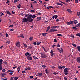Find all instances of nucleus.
<instances>
[{"mask_svg": "<svg viewBox=\"0 0 80 80\" xmlns=\"http://www.w3.org/2000/svg\"><path fill=\"white\" fill-rule=\"evenodd\" d=\"M64 73L65 75H68V68H66L64 69Z\"/></svg>", "mask_w": 80, "mask_h": 80, "instance_id": "f257e3e1", "label": "nucleus"}, {"mask_svg": "<svg viewBox=\"0 0 80 80\" xmlns=\"http://www.w3.org/2000/svg\"><path fill=\"white\" fill-rule=\"evenodd\" d=\"M41 56L42 57V58H46V57H47V54L45 53H41Z\"/></svg>", "mask_w": 80, "mask_h": 80, "instance_id": "f03ea898", "label": "nucleus"}, {"mask_svg": "<svg viewBox=\"0 0 80 80\" xmlns=\"http://www.w3.org/2000/svg\"><path fill=\"white\" fill-rule=\"evenodd\" d=\"M59 28V26H52L51 28H52V29H55V28Z\"/></svg>", "mask_w": 80, "mask_h": 80, "instance_id": "7ed1b4c3", "label": "nucleus"}, {"mask_svg": "<svg viewBox=\"0 0 80 80\" xmlns=\"http://www.w3.org/2000/svg\"><path fill=\"white\" fill-rule=\"evenodd\" d=\"M22 21L24 23H27V19L24 18L23 19Z\"/></svg>", "mask_w": 80, "mask_h": 80, "instance_id": "20e7f679", "label": "nucleus"}, {"mask_svg": "<svg viewBox=\"0 0 80 80\" xmlns=\"http://www.w3.org/2000/svg\"><path fill=\"white\" fill-rule=\"evenodd\" d=\"M58 50H59V52H60V53L61 52H63V49H62V48H60H60H58Z\"/></svg>", "mask_w": 80, "mask_h": 80, "instance_id": "39448f33", "label": "nucleus"}, {"mask_svg": "<svg viewBox=\"0 0 80 80\" xmlns=\"http://www.w3.org/2000/svg\"><path fill=\"white\" fill-rule=\"evenodd\" d=\"M73 21H71L67 23V25H70L71 24H73Z\"/></svg>", "mask_w": 80, "mask_h": 80, "instance_id": "423d86ee", "label": "nucleus"}, {"mask_svg": "<svg viewBox=\"0 0 80 80\" xmlns=\"http://www.w3.org/2000/svg\"><path fill=\"white\" fill-rule=\"evenodd\" d=\"M27 20L28 22H32L33 20V19L31 18H27Z\"/></svg>", "mask_w": 80, "mask_h": 80, "instance_id": "0eeeda50", "label": "nucleus"}, {"mask_svg": "<svg viewBox=\"0 0 80 80\" xmlns=\"http://www.w3.org/2000/svg\"><path fill=\"white\" fill-rule=\"evenodd\" d=\"M27 58L29 60H32V57L31 56H28Z\"/></svg>", "mask_w": 80, "mask_h": 80, "instance_id": "6e6552de", "label": "nucleus"}, {"mask_svg": "<svg viewBox=\"0 0 80 80\" xmlns=\"http://www.w3.org/2000/svg\"><path fill=\"white\" fill-rule=\"evenodd\" d=\"M77 62L78 63H80V57H78L76 59Z\"/></svg>", "mask_w": 80, "mask_h": 80, "instance_id": "1a4fd4ad", "label": "nucleus"}, {"mask_svg": "<svg viewBox=\"0 0 80 80\" xmlns=\"http://www.w3.org/2000/svg\"><path fill=\"white\" fill-rule=\"evenodd\" d=\"M57 30L56 29H50L49 30V32H55V31H57Z\"/></svg>", "mask_w": 80, "mask_h": 80, "instance_id": "9d476101", "label": "nucleus"}, {"mask_svg": "<svg viewBox=\"0 0 80 80\" xmlns=\"http://www.w3.org/2000/svg\"><path fill=\"white\" fill-rule=\"evenodd\" d=\"M16 45L17 47H19L20 45V42H18L16 43Z\"/></svg>", "mask_w": 80, "mask_h": 80, "instance_id": "9b49d317", "label": "nucleus"}, {"mask_svg": "<svg viewBox=\"0 0 80 80\" xmlns=\"http://www.w3.org/2000/svg\"><path fill=\"white\" fill-rule=\"evenodd\" d=\"M57 18H58V16L57 15H55L52 17V18L53 19H54V18L55 19H57Z\"/></svg>", "mask_w": 80, "mask_h": 80, "instance_id": "f8f14e48", "label": "nucleus"}, {"mask_svg": "<svg viewBox=\"0 0 80 80\" xmlns=\"http://www.w3.org/2000/svg\"><path fill=\"white\" fill-rule=\"evenodd\" d=\"M50 54L51 56H53V50H51L50 52Z\"/></svg>", "mask_w": 80, "mask_h": 80, "instance_id": "ddd939ff", "label": "nucleus"}, {"mask_svg": "<svg viewBox=\"0 0 80 80\" xmlns=\"http://www.w3.org/2000/svg\"><path fill=\"white\" fill-rule=\"evenodd\" d=\"M31 55L30 54V53H29L28 52H27V53L25 54V55L27 56V57H28V55L30 56Z\"/></svg>", "mask_w": 80, "mask_h": 80, "instance_id": "4468645a", "label": "nucleus"}, {"mask_svg": "<svg viewBox=\"0 0 80 80\" xmlns=\"http://www.w3.org/2000/svg\"><path fill=\"white\" fill-rule=\"evenodd\" d=\"M67 10L68 12H69V13H72V12L71 10V9H68Z\"/></svg>", "mask_w": 80, "mask_h": 80, "instance_id": "2eb2a0df", "label": "nucleus"}, {"mask_svg": "<svg viewBox=\"0 0 80 80\" xmlns=\"http://www.w3.org/2000/svg\"><path fill=\"white\" fill-rule=\"evenodd\" d=\"M6 13L7 14H8V15H11V13L10 12L8 11H6Z\"/></svg>", "mask_w": 80, "mask_h": 80, "instance_id": "dca6fc26", "label": "nucleus"}, {"mask_svg": "<svg viewBox=\"0 0 80 80\" xmlns=\"http://www.w3.org/2000/svg\"><path fill=\"white\" fill-rule=\"evenodd\" d=\"M38 74H39V77H40V76H42V75H43V73L41 72H38Z\"/></svg>", "mask_w": 80, "mask_h": 80, "instance_id": "f3484780", "label": "nucleus"}, {"mask_svg": "<svg viewBox=\"0 0 80 80\" xmlns=\"http://www.w3.org/2000/svg\"><path fill=\"white\" fill-rule=\"evenodd\" d=\"M32 15L30 14L28 16L27 18H32Z\"/></svg>", "mask_w": 80, "mask_h": 80, "instance_id": "a211bd4d", "label": "nucleus"}, {"mask_svg": "<svg viewBox=\"0 0 80 80\" xmlns=\"http://www.w3.org/2000/svg\"><path fill=\"white\" fill-rule=\"evenodd\" d=\"M75 27H78V28H80V23H79V24L76 25L75 26Z\"/></svg>", "mask_w": 80, "mask_h": 80, "instance_id": "6ab92c4d", "label": "nucleus"}, {"mask_svg": "<svg viewBox=\"0 0 80 80\" xmlns=\"http://www.w3.org/2000/svg\"><path fill=\"white\" fill-rule=\"evenodd\" d=\"M77 49L78 50V51H79V52H80V46H78L77 48Z\"/></svg>", "mask_w": 80, "mask_h": 80, "instance_id": "aec40b11", "label": "nucleus"}, {"mask_svg": "<svg viewBox=\"0 0 80 80\" xmlns=\"http://www.w3.org/2000/svg\"><path fill=\"white\" fill-rule=\"evenodd\" d=\"M36 18V16L35 15H32V18L34 19Z\"/></svg>", "mask_w": 80, "mask_h": 80, "instance_id": "412c9836", "label": "nucleus"}, {"mask_svg": "<svg viewBox=\"0 0 80 80\" xmlns=\"http://www.w3.org/2000/svg\"><path fill=\"white\" fill-rule=\"evenodd\" d=\"M53 7H52V6H50L48 7L47 8V9H49L50 8H53Z\"/></svg>", "mask_w": 80, "mask_h": 80, "instance_id": "4be33fe9", "label": "nucleus"}, {"mask_svg": "<svg viewBox=\"0 0 80 80\" xmlns=\"http://www.w3.org/2000/svg\"><path fill=\"white\" fill-rule=\"evenodd\" d=\"M5 73L3 72L1 75V77H4V76H5Z\"/></svg>", "mask_w": 80, "mask_h": 80, "instance_id": "5701e85b", "label": "nucleus"}, {"mask_svg": "<svg viewBox=\"0 0 80 80\" xmlns=\"http://www.w3.org/2000/svg\"><path fill=\"white\" fill-rule=\"evenodd\" d=\"M33 58L34 60H38V58L35 56H33Z\"/></svg>", "mask_w": 80, "mask_h": 80, "instance_id": "b1692460", "label": "nucleus"}, {"mask_svg": "<svg viewBox=\"0 0 80 80\" xmlns=\"http://www.w3.org/2000/svg\"><path fill=\"white\" fill-rule=\"evenodd\" d=\"M74 23H75V24H77V23H78V21L77 20H74Z\"/></svg>", "mask_w": 80, "mask_h": 80, "instance_id": "393cba45", "label": "nucleus"}, {"mask_svg": "<svg viewBox=\"0 0 80 80\" xmlns=\"http://www.w3.org/2000/svg\"><path fill=\"white\" fill-rule=\"evenodd\" d=\"M14 79L15 80H17L18 79V77H15L14 78Z\"/></svg>", "mask_w": 80, "mask_h": 80, "instance_id": "a878e982", "label": "nucleus"}, {"mask_svg": "<svg viewBox=\"0 0 80 80\" xmlns=\"http://www.w3.org/2000/svg\"><path fill=\"white\" fill-rule=\"evenodd\" d=\"M2 62L3 60L2 59H0V65H2Z\"/></svg>", "mask_w": 80, "mask_h": 80, "instance_id": "bb28decb", "label": "nucleus"}, {"mask_svg": "<svg viewBox=\"0 0 80 80\" xmlns=\"http://www.w3.org/2000/svg\"><path fill=\"white\" fill-rule=\"evenodd\" d=\"M21 68L20 67H18L17 69V70H18V72H20V70Z\"/></svg>", "mask_w": 80, "mask_h": 80, "instance_id": "cd10ccee", "label": "nucleus"}, {"mask_svg": "<svg viewBox=\"0 0 80 80\" xmlns=\"http://www.w3.org/2000/svg\"><path fill=\"white\" fill-rule=\"evenodd\" d=\"M37 19H38V20H41L42 18L40 17H38L37 18Z\"/></svg>", "mask_w": 80, "mask_h": 80, "instance_id": "c85d7f7f", "label": "nucleus"}, {"mask_svg": "<svg viewBox=\"0 0 80 80\" xmlns=\"http://www.w3.org/2000/svg\"><path fill=\"white\" fill-rule=\"evenodd\" d=\"M76 36H78V37H80V33H78L76 34Z\"/></svg>", "mask_w": 80, "mask_h": 80, "instance_id": "c756f323", "label": "nucleus"}, {"mask_svg": "<svg viewBox=\"0 0 80 80\" xmlns=\"http://www.w3.org/2000/svg\"><path fill=\"white\" fill-rule=\"evenodd\" d=\"M21 7V5L19 4L18 6V8H19V9H20V7Z\"/></svg>", "mask_w": 80, "mask_h": 80, "instance_id": "7c9ffc66", "label": "nucleus"}, {"mask_svg": "<svg viewBox=\"0 0 80 80\" xmlns=\"http://www.w3.org/2000/svg\"><path fill=\"white\" fill-rule=\"evenodd\" d=\"M33 38L32 37H31L29 38V40L31 41L33 40Z\"/></svg>", "mask_w": 80, "mask_h": 80, "instance_id": "2f4dec72", "label": "nucleus"}, {"mask_svg": "<svg viewBox=\"0 0 80 80\" xmlns=\"http://www.w3.org/2000/svg\"><path fill=\"white\" fill-rule=\"evenodd\" d=\"M42 35L43 36H44V37H45V36L46 35H47V33H42Z\"/></svg>", "mask_w": 80, "mask_h": 80, "instance_id": "473e14b6", "label": "nucleus"}, {"mask_svg": "<svg viewBox=\"0 0 80 80\" xmlns=\"http://www.w3.org/2000/svg\"><path fill=\"white\" fill-rule=\"evenodd\" d=\"M20 37H22V38H24V36L23 35V34H21V35H20Z\"/></svg>", "mask_w": 80, "mask_h": 80, "instance_id": "72a5a7b5", "label": "nucleus"}, {"mask_svg": "<svg viewBox=\"0 0 80 80\" xmlns=\"http://www.w3.org/2000/svg\"><path fill=\"white\" fill-rule=\"evenodd\" d=\"M29 48L30 49H32V48H33V46H29Z\"/></svg>", "mask_w": 80, "mask_h": 80, "instance_id": "f704fd0d", "label": "nucleus"}, {"mask_svg": "<svg viewBox=\"0 0 80 80\" xmlns=\"http://www.w3.org/2000/svg\"><path fill=\"white\" fill-rule=\"evenodd\" d=\"M3 63H4V64H5V65H7L8 64V63H7V62L6 61L4 62Z\"/></svg>", "mask_w": 80, "mask_h": 80, "instance_id": "c9c22d12", "label": "nucleus"}, {"mask_svg": "<svg viewBox=\"0 0 80 80\" xmlns=\"http://www.w3.org/2000/svg\"><path fill=\"white\" fill-rule=\"evenodd\" d=\"M53 74H54V75H57V74H58V72H53Z\"/></svg>", "mask_w": 80, "mask_h": 80, "instance_id": "e433bc0d", "label": "nucleus"}, {"mask_svg": "<svg viewBox=\"0 0 80 80\" xmlns=\"http://www.w3.org/2000/svg\"><path fill=\"white\" fill-rule=\"evenodd\" d=\"M7 43H8V44H10V41H7L6 42Z\"/></svg>", "mask_w": 80, "mask_h": 80, "instance_id": "4c0bfd02", "label": "nucleus"}, {"mask_svg": "<svg viewBox=\"0 0 80 80\" xmlns=\"http://www.w3.org/2000/svg\"><path fill=\"white\" fill-rule=\"evenodd\" d=\"M22 73H26V71H25V70H24L22 72Z\"/></svg>", "mask_w": 80, "mask_h": 80, "instance_id": "58836bf2", "label": "nucleus"}, {"mask_svg": "<svg viewBox=\"0 0 80 80\" xmlns=\"http://www.w3.org/2000/svg\"><path fill=\"white\" fill-rule=\"evenodd\" d=\"M13 27V25H10L9 27V28H10L11 27Z\"/></svg>", "mask_w": 80, "mask_h": 80, "instance_id": "ea45409f", "label": "nucleus"}, {"mask_svg": "<svg viewBox=\"0 0 80 80\" xmlns=\"http://www.w3.org/2000/svg\"><path fill=\"white\" fill-rule=\"evenodd\" d=\"M41 43V42H38L37 43L38 45H40V44Z\"/></svg>", "mask_w": 80, "mask_h": 80, "instance_id": "a19ab883", "label": "nucleus"}, {"mask_svg": "<svg viewBox=\"0 0 80 80\" xmlns=\"http://www.w3.org/2000/svg\"><path fill=\"white\" fill-rule=\"evenodd\" d=\"M45 72H46V73H48V69H47L45 70Z\"/></svg>", "mask_w": 80, "mask_h": 80, "instance_id": "79ce46f5", "label": "nucleus"}, {"mask_svg": "<svg viewBox=\"0 0 80 80\" xmlns=\"http://www.w3.org/2000/svg\"><path fill=\"white\" fill-rule=\"evenodd\" d=\"M9 2H10V1L8 0H7V2H6V4H8Z\"/></svg>", "mask_w": 80, "mask_h": 80, "instance_id": "37998d69", "label": "nucleus"}, {"mask_svg": "<svg viewBox=\"0 0 80 80\" xmlns=\"http://www.w3.org/2000/svg\"><path fill=\"white\" fill-rule=\"evenodd\" d=\"M72 45L73 46H74L75 47H76V46H77L76 44H74V43H72Z\"/></svg>", "mask_w": 80, "mask_h": 80, "instance_id": "c03bdc74", "label": "nucleus"}, {"mask_svg": "<svg viewBox=\"0 0 80 80\" xmlns=\"http://www.w3.org/2000/svg\"><path fill=\"white\" fill-rule=\"evenodd\" d=\"M78 0H76L75 1V3H78Z\"/></svg>", "mask_w": 80, "mask_h": 80, "instance_id": "a18cd8bd", "label": "nucleus"}, {"mask_svg": "<svg viewBox=\"0 0 80 80\" xmlns=\"http://www.w3.org/2000/svg\"><path fill=\"white\" fill-rule=\"evenodd\" d=\"M54 43H56V42H57V39H54Z\"/></svg>", "mask_w": 80, "mask_h": 80, "instance_id": "49530a36", "label": "nucleus"}, {"mask_svg": "<svg viewBox=\"0 0 80 80\" xmlns=\"http://www.w3.org/2000/svg\"><path fill=\"white\" fill-rule=\"evenodd\" d=\"M2 70V65H0V70Z\"/></svg>", "mask_w": 80, "mask_h": 80, "instance_id": "de8ad7c7", "label": "nucleus"}, {"mask_svg": "<svg viewBox=\"0 0 80 80\" xmlns=\"http://www.w3.org/2000/svg\"><path fill=\"white\" fill-rule=\"evenodd\" d=\"M33 44L34 45H37V42H35L34 41L33 42Z\"/></svg>", "mask_w": 80, "mask_h": 80, "instance_id": "09e8293b", "label": "nucleus"}, {"mask_svg": "<svg viewBox=\"0 0 80 80\" xmlns=\"http://www.w3.org/2000/svg\"><path fill=\"white\" fill-rule=\"evenodd\" d=\"M60 3H59L57 2V3H56V5H60Z\"/></svg>", "mask_w": 80, "mask_h": 80, "instance_id": "8fccbe9b", "label": "nucleus"}, {"mask_svg": "<svg viewBox=\"0 0 80 80\" xmlns=\"http://www.w3.org/2000/svg\"><path fill=\"white\" fill-rule=\"evenodd\" d=\"M62 34H58L57 35V36H59V37H61L62 36Z\"/></svg>", "mask_w": 80, "mask_h": 80, "instance_id": "3c124183", "label": "nucleus"}, {"mask_svg": "<svg viewBox=\"0 0 80 80\" xmlns=\"http://www.w3.org/2000/svg\"><path fill=\"white\" fill-rule=\"evenodd\" d=\"M14 72V71H12V70H8V72Z\"/></svg>", "mask_w": 80, "mask_h": 80, "instance_id": "603ef678", "label": "nucleus"}, {"mask_svg": "<svg viewBox=\"0 0 80 80\" xmlns=\"http://www.w3.org/2000/svg\"><path fill=\"white\" fill-rule=\"evenodd\" d=\"M78 16H80V12H78Z\"/></svg>", "mask_w": 80, "mask_h": 80, "instance_id": "864d4df0", "label": "nucleus"}, {"mask_svg": "<svg viewBox=\"0 0 80 80\" xmlns=\"http://www.w3.org/2000/svg\"><path fill=\"white\" fill-rule=\"evenodd\" d=\"M64 79L65 80H68V78H67V77H64Z\"/></svg>", "mask_w": 80, "mask_h": 80, "instance_id": "5fc2aeb1", "label": "nucleus"}, {"mask_svg": "<svg viewBox=\"0 0 80 80\" xmlns=\"http://www.w3.org/2000/svg\"><path fill=\"white\" fill-rule=\"evenodd\" d=\"M27 69H28V70H31L30 68V67H28Z\"/></svg>", "mask_w": 80, "mask_h": 80, "instance_id": "6e6d98bb", "label": "nucleus"}, {"mask_svg": "<svg viewBox=\"0 0 80 80\" xmlns=\"http://www.w3.org/2000/svg\"><path fill=\"white\" fill-rule=\"evenodd\" d=\"M71 38H75V36H74L71 35Z\"/></svg>", "mask_w": 80, "mask_h": 80, "instance_id": "4d7b16f0", "label": "nucleus"}, {"mask_svg": "<svg viewBox=\"0 0 80 80\" xmlns=\"http://www.w3.org/2000/svg\"><path fill=\"white\" fill-rule=\"evenodd\" d=\"M50 26H48V29L50 30Z\"/></svg>", "mask_w": 80, "mask_h": 80, "instance_id": "13d9d810", "label": "nucleus"}, {"mask_svg": "<svg viewBox=\"0 0 80 80\" xmlns=\"http://www.w3.org/2000/svg\"><path fill=\"white\" fill-rule=\"evenodd\" d=\"M25 17L27 18L28 17V14H25Z\"/></svg>", "mask_w": 80, "mask_h": 80, "instance_id": "bf43d9fd", "label": "nucleus"}, {"mask_svg": "<svg viewBox=\"0 0 80 80\" xmlns=\"http://www.w3.org/2000/svg\"><path fill=\"white\" fill-rule=\"evenodd\" d=\"M73 29H74V30H77V28H75V27H73L72 28Z\"/></svg>", "mask_w": 80, "mask_h": 80, "instance_id": "052dcab7", "label": "nucleus"}, {"mask_svg": "<svg viewBox=\"0 0 80 80\" xmlns=\"http://www.w3.org/2000/svg\"><path fill=\"white\" fill-rule=\"evenodd\" d=\"M58 68H59V69H62V68L61 66H58Z\"/></svg>", "mask_w": 80, "mask_h": 80, "instance_id": "680f3d73", "label": "nucleus"}, {"mask_svg": "<svg viewBox=\"0 0 80 80\" xmlns=\"http://www.w3.org/2000/svg\"><path fill=\"white\" fill-rule=\"evenodd\" d=\"M13 73V72H9L10 75H12Z\"/></svg>", "mask_w": 80, "mask_h": 80, "instance_id": "e2e57ef3", "label": "nucleus"}, {"mask_svg": "<svg viewBox=\"0 0 80 80\" xmlns=\"http://www.w3.org/2000/svg\"><path fill=\"white\" fill-rule=\"evenodd\" d=\"M5 71H6L5 69H3V70H2L3 72H5Z\"/></svg>", "mask_w": 80, "mask_h": 80, "instance_id": "0e129e2a", "label": "nucleus"}, {"mask_svg": "<svg viewBox=\"0 0 80 80\" xmlns=\"http://www.w3.org/2000/svg\"><path fill=\"white\" fill-rule=\"evenodd\" d=\"M42 67H43V68H45V67H46V66L45 65H42Z\"/></svg>", "mask_w": 80, "mask_h": 80, "instance_id": "69168bd1", "label": "nucleus"}, {"mask_svg": "<svg viewBox=\"0 0 80 80\" xmlns=\"http://www.w3.org/2000/svg\"><path fill=\"white\" fill-rule=\"evenodd\" d=\"M10 80H13V77H11V78Z\"/></svg>", "mask_w": 80, "mask_h": 80, "instance_id": "338daca9", "label": "nucleus"}, {"mask_svg": "<svg viewBox=\"0 0 80 80\" xmlns=\"http://www.w3.org/2000/svg\"><path fill=\"white\" fill-rule=\"evenodd\" d=\"M31 7H32V8H33V5H32V4H31Z\"/></svg>", "mask_w": 80, "mask_h": 80, "instance_id": "774afa93", "label": "nucleus"}]
</instances>
